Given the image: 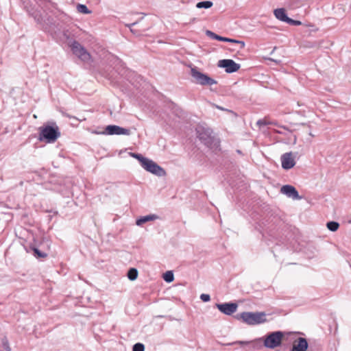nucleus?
<instances>
[{"mask_svg":"<svg viewBox=\"0 0 351 351\" xmlns=\"http://www.w3.org/2000/svg\"><path fill=\"white\" fill-rule=\"evenodd\" d=\"M38 140L47 143H55L60 136L59 127L55 123L41 126L38 128Z\"/></svg>","mask_w":351,"mask_h":351,"instance_id":"1","label":"nucleus"},{"mask_svg":"<svg viewBox=\"0 0 351 351\" xmlns=\"http://www.w3.org/2000/svg\"><path fill=\"white\" fill-rule=\"evenodd\" d=\"M266 314L263 312H243L240 314L242 320L249 325L260 324L267 322Z\"/></svg>","mask_w":351,"mask_h":351,"instance_id":"2","label":"nucleus"},{"mask_svg":"<svg viewBox=\"0 0 351 351\" xmlns=\"http://www.w3.org/2000/svg\"><path fill=\"white\" fill-rule=\"evenodd\" d=\"M283 337L280 331L273 332L265 337L264 346L268 348H275L281 345Z\"/></svg>","mask_w":351,"mask_h":351,"instance_id":"3","label":"nucleus"},{"mask_svg":"<svg viewBox=\"0 0 351 351\" xmlns=\"http://www.w3.org/2000/svg\"><path fill=\"white\" fill-rule=\"evenodd\" d=\"M191 76L195 80L197 84L202 86L213 85L217 84V81L210 77L209 76L201 73L195 68H192L191 70Z\"/></svg>","mask_w":351,"mask_h":351,"instance_id":"4","label":"nucleus"},{"mask_svg":"<svg viewBox=\"0 0 351 351\" xmlns=\"http://www.w3.org/2000/svg\"><path fill=\"white\" fill-rule=\"evenodd\" d=\"M71 49L73 53L82 61L86 62L91 61L90 54L78 42H73L71 45Z\"/></svg>","mask_w":351,"mask_h":351,"instance_id":"5","label":"nucleus"},{"mask_svg":"<svg viewBox=\"0 0 351 351\" xmlns=\"http://www.w3.org/2000/svg\"><path fill=\"white\" fill-rule=\"evenodd\" d=\"M141 165L147 171H149L157 176H162L165 173L162 168H161L156 162L149 159L146 158L144 160L143 163Z\"/></svg>","mask_w":351,"mask_h":351,"instance_id":"6","label":"nucleus"},{"mask_svg":"<svg viewBox=\"0 0 351 351\" xmlns=\"http://www.w3.org/2000/svg\"><path fill=\"white\" fill-rule=\"evenodd\" d=\"M218 66L224 68L227 73H233L240 69V65L230 59L221 60L218 62Z\"/></svg>","mask_w":351,"mask_h":351,"instance_id":"7","label":"nucleus"},{"mask_svg":"<svg viewBox=\"0 0 351 351\" xmlns=\"http://www.w3.org/2000/svg\"><path fill=\"white\" fill-rule=\"evenodd\" d=\"M295 155L292 152H287L281 156L282 167L284 169H290L295 165Z\"/></svg>","mask_w":351,"mask_h":351,"instance_id":"8","label":"nucleus"},{"mask_svg":"<svg viewBox=\"0 0 351 351\" xmlns=\"http://www.w3.org/2000/svg\"><path fill=\"white\" fill-rule=\"evenodd\" d=\"M106 134H108L109 135H114V134L129 135L130 134L129 130L123 128L121 127H119V126L115 125H108L106 128Z\"/></svg>","mask_w":351,"mask_h":351,"instance_id":"9","label":"nucleus"},{"mask_svg":"<svg viewBox=\"0 0 351 351\" xmlns=\"http://www.w3.org/2000/svg\"><path fill=\"white\" fill-rule=\"evenodd\" d=\"M217 307L221 313L230 315L236 312L237 304L235 303L217 304Z\"/></svg>","mask_w":351,"mask_h":351,"instance_id":"10","label":"nucleus"},{"mask_svg":"<svg viewBox=\"0 0 351 351\" xmlns=\"http://www.w3.org/2000/svg\"><path fill=\"white\" fill-rule=\"evenodd\" d=\"M280 192L293 199H299L300 197L295 188L291 185H284L280 189Z\"/></svg>","mask_w":351,"mask_h":351,"instance_id":"11","label":"nucleus"},{"mask_svg":"<svg viewBox=\"0 0 351 351\" xmlns=\"http://www.w3.org/2000/svg\"><path fill=\"white\" fill-rule=\"evenodd\" d=\"M308 343L306 339L299 337L293 341V347L291 351H306Z\"/></svg>","mask_w":351,"mask_h":351,"instance_id":"12","label":"nucleus"},{"mask_svg":"<svg viewBox=\"0 0 351 351\" xmlns=\"http://www.w3.org/2000/svg\"><path fill=\"white\" fill-rule=\"evenodd\" d=\"M275 16L284 22H287L289 18L287 16L285 10L283 8H278L274 10Z\"/></svg>","mask_w":351,"mask_h":351,"instance_id":"13","label":"nucleus"},{"mask_svg":"<svg viewBox=\"0 0 351 351\" xmlns=\"http://www.w3.org/2000/svg\"><path fill=\"white\" fill-rule=\"evenodd\" d=\"M156 219V217L154 215H147L143 217H141V219H138L136 221V225L141 226L142 224L145 223L147 221H152Z\"/></svg>","mask_w":351,"mask_h":351,"instance_id":"14","label":"nucleus"},{"mask_svg":"<svg viewBox=\"0 0 351 351\" xmlns=\"http://www.w3.org/2000/svg\"><path fill=\"white\" fill-rule=\"evenodd\" d=\"M213 3L210 1H201L196 4L197 8H210L213 6Z\"/></svg>","mask_w":351,"mask_h":351,"instance_id":"15","label":"nucleus"},{"mask_svg":"<svg viewBox=\"0 0 351 351\" xmlns=\"http://www.w3.org/2000/svg\"><path fill=\"white\" fill-rule=\"evenodd\" d=\"M138 277V271L137 269H134V268H131L129 269L128 272V278L130 280H134L137 278Z\"/></svg>","mask_w":351,"mask_h":351,"instance_id":"16","label":"nucleus"},{"mask_svg":"<svg viewBox=\"0 0 351 351\" xmlns=\"http://www.w3.org/2000/svg\"><path fill=\"white\" fill-rule=\"evenodd\" d=\"M326 226L330 231L335 232L338 230L339 224L336 221H329L327 223Z\"/></svg>","mask_w":351,"mask_h":351,"instance_id":"17","label":"nucleus"},{"mask_svg":"<svg viewBox=\"0 0 351 351\" xmlns=\"http://www.w3.org/2000/svg\"><path fill=\"white\" fill-rule=\"evenodd\" d=\"M163 279L167 282H172L174 279L173 272L171 271H168L165 272L163 275Z\"/></svg>","mask_w":351,"mask_h":351,"instance_id":"18","label":"nucleus"},{"mask_svg":"<svg viewBox=\"0 0 351 351\" xmlns=\"http://www.w3.org/2000/svg\"><path fill=\"white\" fill-rule=\"evenodd\" d=\"M77 10L79 12L83 13V14H88L90 12L88 10L87 7L85 5L82 4H78L77 5Z\"/></svg>","mask_w":351,"mask_h":351,"instance_id":"19","label":"nucleus"},{"mask_svg":"<svg viewBox=\"0 0 351 351\" xmlns=\"http://www.w3.org/2000/svg\"><path fill=\"white\" fill-rule=\"evenodd\" d=\"M208 34H210L213 38L215 39V40H219V41H223V42H226V40H227V38L226 37H222L221 36H219L215 33H213L210 31L208 32Z\"/></svg>","mask_w":351,"mask_h":351,"instance_id":"20","label":"nucleus"},{"mask_svg":"<svg viewBox=\"0 0 351 351\" xmlns=\"http://www.w3.org/2000/svg\"><path fill=\"white\" fill-rule=\"evenodd\" d=\"M226 42L239 44L241 49H243L245 47V43L243 41L238 40H235V39H232V38H227V40H226Z\"/></svg>","mask_w":351,"mask_h":351,"instance_id":"21","label":"nucleus"},{"mask_svg":"<svg viewBox=\"0 0 351 351\" xmlns=\"http://www.w3.org/2000/svg\"><path fill=\"white\" fill-rule=\"evenodd\" d=\"M33 251L34 253V256H36L37 258H45L47 256L46 253L40 252L37 248H34Z\"/></svg>","mask_w":351,"mask_h":351,"instance_id":"22","label":"nucleus"},{"mask_svg":"<svg viewBox=\"0 0 351 351\" xmlns=\"http://www.w3.org/2000/svg\"><path fill=\"white\" fill-rule=\"evenodd\" d=\"M144 345L140 343H137L133 346V351H144Z\"/></svg>","mask_w":351,"mask_h":351,"instance_id":"23","label":"nucleus"},{"mask_svg":"<svg viewBox=\"0 0 351 351\" xmlns=\"http://www.w3.org/2000/svg\"><path fill=\"white\" fill-rule=\"evenodd\" d=\"M1 351H11V348L9 346V343L6 339L3 341Z\"/></svg>","mask_w":351,"mask_h":351,"instance_id":"24","label":"nucleus"},{"mask_svg":"<svg viewBox=\"0 0 351 351\" xmlns=\"http://www.w3.org/2000/svg\"><path fill=\"white\" fill-rule=\"evenodd\" d=\"M132 156L134 158L138 159L141 165L143 163V160L146 159V158H144L141 154H132Z\"/></svg>","mask_w":351,"mask_h":351,"instance_id":"25","label":"nucleus"},{"mask_svg":"<svg viewBox=\"0 0 351 351\" xmlns=\"http://www.w3.org/2000/svg\"><path fill=\"white\" fill-rule=\"evenodd\" d=\"M200 298L204 301V302H208L210 300V295H207V294H202L201 296H200Z\"/></svg>","mask_w":351,"mask_h":351,"instance_id":"26","label":"nucleus"},{"mask_svg":"<svg viewBox=\"0 0 351 351\" xmlns=\"http://www.w3.org/2000/svg\"><path fill=\"white\" fill-rule=\"evenodd\" d=\"M287 23L292 24V25H301V22L300 21H294V20L291 19H289V20H288Z\"/></svg>","mask_w":351,"mask_h":351,"instance_id":"27","label":"nucleus"},{"mask_svg":"<svg viewBox=\"0 0 351 351\" xmlns=\"http://www.w3.org/2000/svg\"><path fill=\"white\" fill-rule=\"evenodd\" d=\"M257 123L260 125H267L269 123H267L265 119H261V120H259L258 121Z\"/></svg>","mask_w":351,"mask_h":351,"instance_id":"28","label":"nucleus"},{"mask_svg":"<svg viewBox=\"0 0 351 351\" xmlns=\"http://www.w3.org/2000/svg\"><path fill=\"white\" fill-rule=\"evenodd\" d=\"M239 343H240V344H245V343H246V342H244V341H239Z\"/></svg>","mask_w":351,"mask_h":351,"instance_id":"29","label":"nucleus"}]
</instances>
